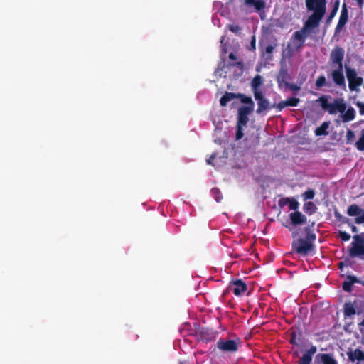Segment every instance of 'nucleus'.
Returning <instances> with one entry per match:
<instances>
[{"label": "nucleus", "instance_id": "f257e3e1", "mask_svg": "<svg viewBox=\"0 0 364 364\" xmlns=\"http://www.w3.org/2000/svg\"><path fill=\"white\" fill-rule=\"evenodd\" d=\"M306 6L309 10L313 11L314 14L309 18L306 23V27L315 28L318 26L321 19L326 11L325 0H306Z\"/></svg>", "mask_w": 364, "mask_h": 364}, {"label": "nucleus", "instance_id": "f03ea898", "mask_svg": "<svg viewBox=\"0 0 364 364\" xmlns=\"http://www.w3.org/2000/svg\"><path fill=\"white\" fill-rule=\"evenodd\" d=\"M320 102L322 108L327 110L331 114L340 113L341 116L347 108L346 103L343 99H337L333 102L329 103L327 100L321 97Z\"/></svg>", "mask_w": 364, "mask_h": 364}, {"label": "nucleus", "instance_id": "7ed1b4c3", "mask_svg": "<svg viewBox=\"0 0 364 364\" xmlns=\"http://www.w3.org/2000/svg\"><path fill=\"white\" fill-rule=\"evenodd\" d=\"M316 239L314 234H309L306 239H298L293 242V248L300 254L306 255L313 249V242Z\"/></svg>", "mask_w": 364, "mask_h": 364}, {"label": "nucleus", "instance_id": "20e7f679", "mask_svg": "<svg viewBox=\"0 0 364 364\" xmlns=\"http://www.w3.org/2000/svg\"><path fill=\"white\" fill-rule=\"evenodd\" d=\"M346 77L348 81V87L351 91L359 92L360 87L363 85V80L358 75L355 70L346 67Z\"/></svg>", "mask_w": 364, "mask_h": 364}, {"label": "nucleus", "instance_id": "39448f33", "mask_svg": "<svg viewBox=\"0 0 364 364\" xmlns=\"http://www.w3.org/2000/svg\"><path fill=\"white\" fill-rule=\"evenodd\" d=\"M239 345L238 340L221 339L217 342L218 348L225 353L237 351Z\"/></svg>", "mask_w": 364, "mask_h": 364}, {"label": "nucleus", "instance_id": "423d86ee", "mask_svg": "<svg viewBox=\"0 0 364 364\" xmlns=\"http://www.w3.org/2000/svg\"><path fill=\"white\" fill-rule=\"evenodd\" d=\"M348 214L355 218L356 223H364V210L360 208L357 205H351L348 208Z\"/></svg>", "mask_w": 364, "mask_h": 364}, {"label": "nucleus", "instance_id": "0eeeda50", "mask_svg": "<svg viewBox=\"0 0 364 364\" xmlns=\"http://www.w3.org/2000/svg\"><path fill=\"white\" fill-rule=\"evenodd\" d=\"M334 82L343 87H346V81L343 75V66H335L331 73Z\"/></svg>", "mask_w": 364, "mask_h": 364}, {"label": "nucleus", "instance_id": "6e6552de", "mask_svg": "<svg viewBox=\"0 0 364 364\" xmlns=\"http://www.w3.org/2000/svg\"><path fill=\"white\" fill-rule=\"evenodd\" d=\"M350 255L353 256L364 255V244L358 235L353 237L352 247L350 248Z\"/></svg>", "mask_w": 364, "mask_h": 364}, {"label": "nucleus", "instance_id": "1a4fd4ad", "mask_svg": "<svg viewBox=\"0 0 364 364\" xmlns=\"http://www.w3.org/2000/svg\"><path fill=\"white\" fill-rule=\"evenodd\" d=\"M254 97L256 101H257L258 108L257 109V112L258 114H260L270 108L269 100L264 97L262 93H257Z\"/></svg>", "mask_w": 364, "mask_h": 364}, {"label": "nucleus", "instance_id": "9d476101", "mask_svg": "<svg viewBox=\"0 0 364 364\" xmlns=\"http://www.w3.org/2000/svg\"><path fill=\"white\" fill-rule=\"evenodd\" d=\"M344 55V50L340 48H336L331 53V59L335 66H343L342 60Z\"/></svg>", "mask_w": 364, "mask_h": 364}, {"label": "nucleus", "instance_id": "9b49d317", "mask_svg": "<svg viewBox=\"0 0 364 364\" xmlns=\"http://www.w3.org/2000/svg\"><path fill=\"white\" fill-rule=\"evenodd\" d=\"M247 287L241 280L234 282L230 286V289L234 292L236 296L241 295L246 291Z\"/></svg>", "mask_w": 364, "mask_h": 364}, {"label": "nucleus", "instance_id": "f8f14e48", "mask_svg": "<svg viewBox=\"0 0 364 364\" xmlns=\"http://www.w3.org/2000/svg\"><path fill=\"white\" fill-rule=\"evenodd\" d=\"M262 82L263 80L260 75H257L252 79L251 81V87L254 95H257V93H262L259 89V87L262 85Z\"/></svg>", "mask_w": 364, "mask_h": 364}, {"label": "nucleus", "instance_id": "ddd939ff", "mask_svg": "<svg viewBox=\"0 0 364 364\" xmlns=\"http://www.w3.org/2000/svg\"><path fill=\"white\" fill-rule=\"evenodd\" d=\"M341 117L343 122L352 121L355 117V110L352 107H347L345 112Z\"/></svg>", "mask_w": 364, "mask_h": 364}, {"label": "nucleus", "instance_id": "4468645a", "mask_svg": "<svg viewBox=\"0 0 364 364\" xmlns=\"http://www.w3.org/2000/svg\"><path fill=\"white\" fill-rule=\"evenodd\" d=\"M349 358L354 361L358 360L356 364H364V353L360 350H355L354 352L348 353Z\"/></svg>", "mask_w": 364, "mask_h": 364}, {"label": "nucleus", "instance_id": "2eb2a0df", "mask_svg": "<svg viewBox=\"0 0 364 364\" xmlns=\"http://www.w3.org/2000/svg\"><path fill=\"white\" fill-rule=\"evenodd\" d=\"M291 222L294 225L302 224L305 222V216L300 212L296 211L290 214Z\"/></svg>", "mask_w": 364, "mask_h": 364}, {"label": "nucleus", "instance_id": "dca6fc26", "mask_svg": "<svg viewBox=\"0 0 364 364\" xmlns=\"http://www.w3.org/2000/svg\"><path fill=\"white\" fill-rule=\"evenodd\" d=\"M348 21V11L346 5L343 4L342 11L340 15L339 21L337 26V28H342Z\"/></svg>", "mask_w": 364, "mask_h": 364}, {"label": "nucleus", "instance_id": "f3484780", "mask_svg": "<svg viewBox=\"0 0 364 364\" xmlns=\"http://www.w3.org/2000/svg\"><path fill=\"white\" fill-rule=\"evenodd\" d=\"M246 4L250 6H254L257 11H259L264 7V2L263 0H245Z\"/></svg>", "mask_w": 364, "mask_h": 364}, {"label": "nucleus", "instance_id": "a211bd4d", "mask_svg": "<svg viewBox=\"0 0 364 364\" xmlns=\"http://www.w3.org/2000/svg\"><path fill=\"white\" fill-rule=\"evenodd\" d=\"M299 100L297 98H291V99H289L288 100H286L284 102L279 103L278 107L280 109L287 106L295 107L299 103Z\"/></svg>", "mask_w": 364, "mask_h": 364}, {"label": "nucleus", "instance_id": "6ab92c4d", "mask_svg": "<svg viewBox=\"0 0 364 364\" xmlns=\"http://www.w3.org/2000/svg\"><path fill=\"white\" fill-rule=\"evenodd\" d=\"M344 313L347 316H351L355 314V309L352 303H347L345 304Z\"/></svg>", "mask_w": 364, "mask_h": 364}, {"label": "nucleus", "instance_id": "aec40b11", "mask_svg": "<svg viewBox=\"0 0 364 364\" xmlns=\"http://www.w3.org/2000/svg\"><path fill=\"white\" fill-rule=\"evenodd\" d=\"M254 107L252 105H245L240 107L238 110V114L249 115L253 110Z\"/></svg>", "mask_w": 364, "mask_h": 364}, {"label": "nucleus", "instance_id": "412c9836", "mask_svg": "<svg viewBox=\"0 0 364 364\" xmlns=\"http://www.w3.org/2000/svg\"><path fill=\"white\" fill-rule=\"evenodd\" d=\"M356 148L360 151L364 150V129L360 132L358 141L355 143Z\"/></svg>", "mask_w": 364, "mask_h": 364}, {"label": "nucleus", "instance_id": "4be33fe9", "mask_svg": "<svg viewBox=\"0 0 364 364\" xmlns=\"http://www.w3.org/2000/svg\"><path fill=\"white\" fill-rule=\"evenodd\" d=\"M328 127V124L324 122L321 127L316 129V134L318 136L326 134V129Z\"/></svg>", "mask_w": 364, "mask_h": 364}, {"label": "nucleus", "instance_id": "5701e85b", "mask_svg": "<svg viewBox=\"0 0 364 364\" xmlns=\"http://www.w3.org/2000/svg\"><path fill=\"white\" fill-rule=\"evenodd\" d=\"M354 282H355V279L353 277H348L347 279L343 282V289L346 291H350L351 285Z\"/></svg>", "mask_w": 364, "mask_h": 364}, {"label": "nucleus", "instance_id": "b1692460", "mask_svg": "<svg viewBox=\"0 0 364 364\" xmlns=\"http://www.w3.org/2000/svg\"><path fill=\"white\" fill-rule=\"evenodd\" d=\"M233 94L232 93H226L225 95H223L220 100V103L222 106H225L228 103V102L230 101L233 98Z\"/></svg>", "mask_w": 364, "mask_h": 364}, {"label": "nucleus", "instance_id": "393cba45", "mask_svg": "<svg viewBox=\"0 0 364 364\" xmlns=\"http://www.w3.org/2000/svg\"><path fill=\"white\" fill-rule=\"evenodd\" d=\"M248 120V115L238 114L237 125L245 127Z\"/></svg>", "mask_w": 364, "mask_h": 364}, {"label": "nucleus", "instance_id": "a878e982", "mask_svg": "<svg viewBox=\"0 0 364 364\" xmlns=\"http://www.w3.org/2000/svg\"><path fill=\"white\" fill-rule=\"evenodd\" d=\"M311 355L309 353L303 355L302 358L300 360L299 364H310L311 361Z\"/></svg>", "mask_w": 364, "mask_h": 364}, {"label": "nucleus", "instance_id": "bb28decb", "mask_svg": "<svg viewBox=\"0 0 364 364\" xmlns=\"http://www.w3.org/2000/svg\"><path fill=\"white\" fill-rule=\"evenodd\" d=\"M285 201L288 203L289 208L290 210H296L299 207V203L294 200L286 198Z\"/></svg>", "mask_w": 364, "mask_h": 364}, {"label": "nucleus", "instance_id": "cd10ccee", "mask_svg": "<svg viewBox=\"0 0 364 364\" xmlns=\"http://www.w3.org/2000/svg\"><path fill=\"white\" fill-rule=\"evenodd\" d=\"M316 210V205L312 202H308L304 205V210L312 213Z\"/></svg>", "mask_w": 364, "mask_h": 364}, {"label": "nucleus", "instance_id": "c85d7f7f", "mask_svg": "<svg viewBox=\"0 0 364 364\" xmlns=\"http://www.w3.org/2000/svg\"><path fill=\"white\" fill-rule=\"evenodd\" d=\"M322 360L323 364H336V360L328 355H323Z\"/></svg>", "mask_w": 364, "mask_h": 364}, {"label": "nucleus", "instance_id": "c756f323", "mask_svg": "<svg viewBox=\"0 0 364 364\" xmlns=\"http://www.w3.org/2000/svg\"><path fill=\"white\" fill-rule=\"evenodd\" d=\"M294 41H297L298 44L300 45L304 41L303 33L299 31L295 32L294 34Z\"/></svg>", "mask_w": 364, "mask_h": 364}, {"label": "nucleus", "instance_id": "7c9ffc66", "mask_svg": "<svg viewBox=\"0 0 364 364\" xmlns=\"http://www.w3.org/2000/svg\"><path fill=\"white\" fill-rule=\"evenodd\" d=\"M314 195V191L310 189L304 193L303 198L304 200L312 199Z\"/></svg>", "mask_w": 364, "mask_h": 364}, {"label": "nucleus", "instance_id": "2f4dec72", "mask_svg": "<svg viewBox=\"0 0 364 364\" xmlns=\"http://www.w3.org/2000/svg\"><path fill=\"white\" fill-rule=\"evenodd\" d=\"M286 75V73L284 70H282L279 77H278V79H277V81H278V83L279 85V86L281 87L282 85V84H286V79H284V75Z\"/></svg>", "mask_w": 364, "mask_h": 364}, {"label": "nucleus", "instance_id": "473e14b6", "mask_svg": "<svg viewBox=\"0 0 364 364\" xmlns=\"http://www.w3.org/2000/svg\"><path fill=\"white\" fill-rule=\"evenodd\" d=\"M355 138V134L353 131L350 129H348L346 132V139L348 141V143H351Z\"/></svg>", "mask_w": 364, "mask_h": 364}, {"label": "nucleus", "instance_id": "72a5a7b5", "mask_svg": "<svg viewBox=\"0 0 364 364\" xmlns=\"http://www.w3.org/2000/svg\"><path fill=\"white\" fill-rule=\"evenodd\" d=\"M244 127H243V126L237 125V132H236V139L237 140L240 139L243 136L242 130H243Z\"/></svg>", "mask_w": 364, "mask_h": 364}, {"label": "nucleus", "instance_id": "f704fd0d", "mask_svg": "<svg viewBox=\"0 0 364 364\" xmlns=\"http://www.w3.org/2000/svg\"><path fill=\"white\" fill-rule=\"evenodd\" d=\"M325 82H326L325 77L324 76H321V77H319L317 79V80L316 82V85L317 87H320L323 86Z\"/></svg>", "mask_w": 364, "mask_h": 364}, {"label": "nucleus", "instance_id": "c9c22d12", "mask_svg": "<svg viewBox=\"0 0 364 364\" xmlns=\"http://www.w3.org/2000/svg\"><path fill=\"white\" fill-rule=\"evenodd\" d=\"M339 236L344 241H348L350 238V235L348 233L343 231L339 232Z\"/></svg>", "mask_w": 364, "mask_h": 364}, {"label": "nucleus", "instance_id": "e433bc0d", "mask_svg": "<svg viewBox=\"0 0 364 364\" xmlns=\"http://www.w3.org/2000/svg\"><path fill=\"white\" fill-rule=\"evenodd\" d=\"M242 102L243 103H245L247 104V105H252V107H254V102L252 100L251 97H244L242 99Z\"/></svg>", "mask_w": 364, "mask_h": 364}, {"label": "nucleus", "instance_id": "4c0bfd02", "mask_svg": "<svg viewBox=\"0 0 364 364\" xmlns=\"http://www.w3.org/2000/svg\"><path fill=\"white\" fill-rule=\"evenodd\" d=\"M225 38L224 36H223L221 38V40H220V43H221V46H222L223 53H227V49L225 48Z\"/></svg>", "mask_w": 364, "mask_h": 364}, {"label": "nucleus", "instance_id": "58836bf2", "mask_svg": "<svg viewBox=\"0 0 364 364\" xmlns=\"http://www.w3.org/2000/svg\"><path fill=\"white\" fill-rule=\"evenodd\" d=\"M357 106L359 108V112L360 114H364V103L361 102H358Z\"/></svg>", "mask_w": 364, "mask_h": 364}, {"label": "nucleus", "instance_id": "ea45409f", "mask_svg": "<svg viewBox=\"0 0 364 364\" xmlns=\"http://www.w3.org/2000/svg\"><path fill=\"white\" fill-rule=\"evenodd\" d=\"M274 46H269L266 48V53H268V54H270L273 50H274Z\"/></svg>", "mask_w": 364, "mask_h": 364}, {"label": "nucleus", "instance_id": "a19ab883", "mask_svg": "<svg viewBox=\"0 0 364 364\" xmlns=\"http://www.w3.org/2000/svg\"><path fill=\"white\" fill-rule=\"evenodd\" d=\"M216 157V154H213L211 155V156L210 157V159H207V163L208 164H212V161Z\"/></svg>", "mask_w": 364, "mask_h": 364}, {"label": "nucleus", "instance_id": "79ce46f5", "mask_svg": "<svg viewBox=\"0 0 364 364\" xmlns=\"http://www.w3.org/2000/svg\"><path fill=\"white\" fill-rule=\"evenodd\" d=\"M230 29L233 32H237L239 30L238 26H230Z\"/></svg>", "mask_w": 364, "mask_h": 364}, {"label": "nucleus", "instance_id": "37998d69", "mask_svg": "<svg viewBox=\"0 0 364 364\" xmlns=\"http://www.w3.org/2000/svg\"><path fill=\"white\" fill-rule=\"evenodd\" d=\"M229 58H230V60H236V58H236V55H235L234 53H231L229 55Z\"/></svg>", "mask_w": 364, "mask_h": 364}, {"label": "nucleus", "instance_id": "c03bdc74", "mask_svg": "<svg viewBox=\"0 0 364 364\" xmlns=\"http://www.w3.org/2000/svg\"><path fill=\"white\" fill-rule=\"evenodd\" d=\"M251 46H252V48L253 49H255V38H252V42H251Z\"/></svg>", "mask_w": 364, "mask_h": 364}, {"label": "nucleus", "instance_id": "a18cd8bd", "mask_svg": "<svg viewBox=\"0 0 364 364\" xmlns=\"http://www.w3.org/2000/svg\"><path fill=\"white\" fill-rule=\"evenodd\" d=\"M357 2H358V4L360 7H362L363 6V0H356Z\"/></svg>", "mask_w": 364, "mask_h": 364}, {"label": "nucleus", "instance_id": "49530a36", "mask_svg": "<svg viewBox=\"0 0 364 364\" xmlns=\"http://www.w3.org/2000/svg\"><path fill=\"white\" fill-rule=\"evenodd\" d=\"M336 11V10H335V11L333 12V14H331V17H330L329 21H330V20L333 17V16H334V14H335Z\"/></svg>", "mask_w": 364, "mask_h": 364}, {"label": "nucleus", "instance_id": "de8ad7c7", "mask_svg": "<svg viewBox=\"0 0 364 364\" xmlns=\"http://www.w3.org/2000/svg\"><path fill=\"white\" fill-rule=\"evenodd\" d=\"M356 230V228L355 227H353V231H355Z\"/></svg>", "mask_w": 364, "mask_h": 364}, {"label": "nucleus", "instance_id": "09e8293b", "mask_svg": "<svg viewBox=\"0 0 364 364\" xmlns=\"http://www.w3.org/2000/svg\"><path fill=\"white\" fill-rule=\"evenodd\" d=\"M361 324L364 326V319L363 320V321L361 322Z\"/></svg>", "mask_w": 364, "mask_h": 364}, {"label": "nucleus", "instance_id": "8fccbe9b", "mask_svg": "<svg viewBox=\"0 0 364 364\" xmlns=\"http://www.w3.org/2000/svg\"><path fill=\"white\" fill-rule=\"evenodd\" d=\"M315 352H316V349H314L313 351H312V353H314Z\"/></svg>", "mask_w": 364, "mask_h": 364}]
</instances>
